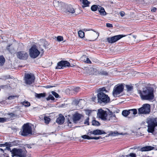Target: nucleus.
Wrapping results in <instances>:
<instances>
[{
    "label": "nucleus",
    "instance_id": "51",
    "mask_svg": "<svg viewBox=\"0 0 157 157\" xmlns=\"http://www.w3.org/2000/svg\"><path fill=\"white\" fill-rule=\"evenodd\" d=\"M106 26L108 27H113V25L112 24L107 23L106 24Z\"/></svg>",
    "mask_w": 157,
    "mask_h": 157
},
{
    "label": "nucleus",
    "instance_id": "8",
    "mask_svg": "<svg viewBox=\"0 0 157 157\" xmlns=\"http://www.w3.org/2000/svg\"><path fill=\"white\" fill-rule=\"evenodd\" d=\"M124 87L122 85H119L116 87L115 86L113 89V94L114 97L120 94L123 90Z\"/></svg>",
    "mask_w": 157,
    "mask_h": 157
},
{
    "label": "nucleus",
    "instance_id": "43",
    "mask_svg": "<svg viewBox=\"0 0 157 157\" xmlns=\"http://www.w3.org/2000/svg\"><path fill=\"white\" fill-rule=\"evenodd\" d=\"M57 39L58 41H60L63 40V38L62 36H59L57 37Z\"/></svg>",
    "mask_w": 157,
    "mask_h": 157
},
{
    "label": "nucleus",
    "instance_id": "48",
    "mask_svg": "<svg viewBox=\"0 0 157 157\" xmlns=\"http://www.w3.org/2000/svg\"><path fill=\"white\" fill-rule=\"evenodd\" d=\"M85 62L87 63H91V61L88 58H86V60L85 61Z\"/></svg>",
    "mask_w": 157,
    "mask_h": 157
},
{
    "label": "nucleus",
    "instance_id": "33",
    "mask_svg": "<svg viewBox=\"0 0 157 157\" xmlns=\"http://www.w3.org/2000/svg\"><path fill=\"white\" fill-rule=\"evenodd\" d=\"M22 104L25 107H29L30 105V103L27 101H24L22 102Z\"/></svg>",
    "mask_w": 157,
    "mask_h": 157
},
{
    "label": "nucleus",
    "instance_id": "63",
    "mask_svg": "<svg viewBox=\"0 0 157 157\" xmlns=\"http://www.w3.org/2000/svg\"><path fill=\"white\" fill-rule=\"evenodd\" d=\"M7 157H9V156H7Z\"/></svg>",
    "mask_w": 157,
    "mask_h": 157
},
{
    "label": "nucleus",
    "instance_id": "24",
    "mask_svg": "<svg viewBox=\"0 0 157 157\" xmlns=\"http://www.w3.org/2000/svg\"><path fill=\"white\" fill-rule=\"evenodd\" d=\"M122 133H119L117 131H111L108 134V136H117L119 135H122Z\"/></svg>",
    "mask_w": 157,
    "mask_h": 157
},
{
    "label": "nucleus",
    "instance_id": "9",
    "mask_svg": "<svg viewBox=\"0 0 157 157\" xmlns=\"http://www.w3.org/2000/svg\"><path fill=\"white\" fill-rule=\"evenodd\" d=\"M107 113L106 111H105L102 109H100L98 110L97 113V117L100 118L101 120L105 121Z\"/></svg>",
    "mask_w": 157,
    "mask_h": 157
},
{
    "label": "nucleus",
    "instance_id": "59",
    "mask_svg": "<svg viewBox=\"0 0 157 157\" xmlns=\"http://www.w3.org/2000/svg\"><path fill=\"white\" fill-rule=\"evenodd\" d=\"M0 151H2L3 153L4 152V150L2 148H0Z\"/></svg>",
    "mask_w": 157,
    "mask_h": 157
},
{
    "label": "nucleus",
    "instance_id": "12",
    "mask_svg": "<svg viewBox=\"0 0 157 157\" xmlns=\"http://www.w3.org/2000/svg\"><path fill=\"white\" fill-rule=\"evenodd\" d=\"M125 36L122 35H119L107 38V41L110 43H113L119 40Z\"/></svg>",
    "mask_w": 157,
    "mask_h": 157
},
{
    "label": "nucleus",
    "instance_id": "7",
    "mask_svg": "<svg viewBox=\"0 0 157 157\" xmlns=\"http://www.w3.org/2000/svg\"><path fill=\"white\" fill-rule=\"evenodd\" d=\"M35 77L34 75L31 73L26 74L25 76V83L27 84L30 85L34 82Z\"/></svg>",
    "mask_w": 157,
    "mask_h": 157
},
{
    "label": "nucleus",
    "instance_id": "22",
    "mask_svg": "<svg viewBox=\"0 0 157 157\" xmlns=\"http://www.w3.org/2000/svg\"><path fill=\"white\" fill-rule=\"evenodd\" d=\"M98 10L100 13V14L101 15L105 16L107 14L104 8L101 7L100 6H99Z\"/></svg>",
    "mask_w": 157,
    "mask_h": 157
},
{
    "label": "nucleus",
    "instance_id": "5",
    "mask_svg": "<svg viewBox=\"0 0 157 157\" xmlns=\"http://www.w3.org/2000/svg\"><path fill=\"white\" fill-rule=\"evenodd\" d=\"M32 131L31 127L28 124H25L23 126V130L21 135L23 136H27L32 134Z\"/></svg>",
    "mask_w": 157,
    "mask_h": 157
},
{
    "label": "nucleus",
    "instance_id": "36",
    "mask_svg": "<svg viewBox=\"0 0 157 157\" xmlns=\"http://www.w3.org/2000/svg\"><path fill=\"white\" fill-rule=\"evenodd\" d=\"M44 120L45 123L46 124H48L50 120V118L49 117H45L44 118Z\"/></svg>",
    "mask_w": 157,
    "mask_h": 157
},
{
    "label": "nucleus",
    "instance_id": "58",
    "mask_svg": "<svg viewBox=\"0 0 157 157\" xmlns=\"http://www.w3.org/2000/svg\"><path fill=\"white\" fill-rule=\"evenodd\" d=\"M137 147H132V148H130V149H137Z\"/></svg>",
    "mask_w": 157,
    "mask_h": 157
},
{
    "label": "nucleus",
    "instance_id": "50",
    "mask_svg": "<svg viewBox=\"0 0 157 157\" xmlns=\"http://www.w3.org/2000/svg\"><path fill=\"white\" fill-rule=\"evenodd\" d=\"M49 45V44L47 41H45L44 44V46L46 48Z\"/></svg>",
    "mask_w": 157,
    "mask_h": 157
},
{
    "label": "nucleus",
    "instance_id": "18",
    "mask_svg": "<svg viewBox=\"0 0 157 157\" xmlns=\"http://www.w3.org/2000/svg\"><path fill=\"white\" fill-rule=\"evenodd\" d=\"M65 11L66 13L68 14L73 13L75 12L74 8L71 5L68 6Z\"/></svg>",
    "mask_w": 157,
    "mask_h": 157
},
{
    "label": "nucleus",
    "instance_id": "21",
    "mask_svg": "<svg viewBox=\"0 0 157 157\" xmlns=\"http://www.w3.org/2000/svg\"><path fill=\"white\" fill-rule=\"evenodd\" d=\"M129 150L127 152H125L124 153V155H122L121 156V157H124L125 156H126V157H136V154L133 153H131L129 154L125 155H124L125 154H127L129 153Z\"/></svg>",
    "mask_w": 157,
    "mask_h": 157
},
{
    "label": "nucleus",
    "instance_id": "35",
    "mask_svg": "<svg viewBox=\"0 0 157 157\" xmlns=\"http://www.w3.org/2000/svg\"><path fill=\"white\" fill-rule=\"evenodd\" d=\"M78 35L80 38H82L84 36V33L82 31H79L78 32Z\"/></svg>",
    "mask_w": 157,
    "mask_h": 157
},
{
    "label": "nucleus",
    "instance_id": "16",
    "mask_svg": "<svg viewBox=\"0 0 157 157\" xmlns=\"http://www.w3.org/2000/svg\"><path fill=\"white\" fill-rule=\"evenodd\" d=\"M90 134L97 135H101L103 134H105L106 133L103 130H101L99 129H96L94 130L93 131H91L90 132Z\"/></svg>",
    "mask_w": 157,
    "mask_h": 157
},
{
    "label": "nucleus",
    "instance_id": "11",
    "mask_svg": "<svg viewBox=\"0 0 157 157\" xmlns=\"http://www.w3.org/2000/svg\"><path fill=\"white\" fill-rule=\"evenodd\" d=\"M70 66V63L67 61L61 60L57 63V66L56 69H63L65 67H69Z\"/></svg>",
    "mask_w": 157,
    "mask_h": 157
},
{
    "label": "nucleus",
    "instance_id": "39",
    "mask_svg": "<svg viewBox=\"0 0 157 157\" xmlns=\"http://www.w3.org/2000/svg\"><path fill=\"white\" fill-rule=\"evenodd\" d=\"M47 101H49L50 100H54L55 99L54 98L52 95H49L48 97L46 98Z\"/></svg>",
    "mask_w": 157,
    "mask_h": 157
},
{
    "label": "nucleus",
    "instance_id": "46",
    "mask_svg": "<svg viewBox=\"0 0 157 157\" xmlns=\"http://www.w3.org/2000/svg\"><path fill=\"white\" fill-rule=\"evenodd\" d=\"M92 111L91 110H88L86 111V113L89 116H90V114L91 113Z\"/></svg>",
    "mask_w": 157,
    "mask_h": 157
},
{
    "label": "nucleus",
    "instance_id": "14",
    "mask_svg": "<svg viewBox=\"0 0 157 157\" xmlns=\"http://www.w3.org/2000/svg\"><path fill=\"white\" fill-rule=\"evenodd\" d=\"M116 120V117L114 113L110 112L107 114L105 121H111L112 122H114Z\"/></svg>",
    "mask_w": 157,
    "mask_h": 157
},
{
    "label": "nucleus",
    "instance_id": "34",
    "mask_svg": "<svg viewBox=\"0 0 157 157\" xmlns=\"http://www.w3.org/2000/svg\"><path fill=\"white\" fill-rule=\"evenodd\" d=\"M8 114L9 116L8 117H9V118H13L17 116L16 114L13 113H9Z\"/></svg>",
    "mask_w": 157,
    "mask_h": 157
},
{
    "label": "nucleus",
    "instance_id": "19",
    "mask_svg": "<svg viewBox=\"0 0 157 157\" xmlns=\"http://www.w3.org/2000/svg\"><path fill=\"white\" fill-rule=\"evenodd\" d=\"M53 5L55 7H61L64 5V3L63 2H59L58 1H54L53 2Z\"/></svg>",
    "mask_w": 157,
    "mask_h": 157
},
{
    "label": "nucleus",
    "instance_id": "38",
    "mask_svg": "<svg viewBox=\"0 0 157 157\" xmlns=\"http://www.w3.org/2000/svg\"><path fill=\"white\" fill-rule=\"evenodd\" d=\"M99 74L101 75L106 76L107 75L108 73L107 72L105 71H100L99 73Z\"/></svg>",
    "mask_w": 157,
    "mask_h": 157
},
{
    "label": "nucleus",
    "instance_id": "30",
    "mask_svg": "<svg viewBox=\"0 0 157 157\" xmlns=\"http://www.w3.org/2000/svg\"><path fill=\"white\" fill-rule=\"evenodd\" d=\"M5 144V146H7V147H6V149H7L9 151L11 150V149L10 148V147H11L12 146L11 143H6Z\"/></svg>",
    "mask_w": 157,
    "mask_h": 157
},
{
    "label": "nucleus",
    "instance_id": "3",
    "mask_svg": "<svg viewBox=\"0 0 157 157\" xmlns=\"http://www.w3.org/2000/svg\"><path fill=\"white\" fill-rule=\"evenodd\" d=\"M147 131L149 133H153L155 127L157 126V122L152 119H149L147 121Z\"/></svg>",
    "mask_w": 157,
    "mask_h": 157
},
{
    "label": "nucleus",
    "instance_id": "47",
    "mask_svg": "<svg viewBox=\"0 0 157 157\" xmlns=\"http://www.w3.org/2000/svg\"><path fill=\"white\" fill-rule=\"evenodd\" d=\"M79 102V101L78 100H75L73 101V104L74 105H77Z\"/></svg>",
    "mask_w": 157,
    "mask_h": 157
},
{
    "label": "nucleus",
    "instance_id": "31",
    "mask_svg": "<svg viewBox=\"0 0 157 157\" xmlns=\"http://www.w3.org/2000/svg\"><path fill=\"white\" fill-rule=\"evenodd\" d=\"M92 125L94 126H99L100 125V123L98 121L94 120L92 121Z\"/></svg>",
    "mask_w": 157,
    "mask_h": 157
},
{
    "label": "nucleus",
    "instance_id": "61",
    "mask_svg": "<svg viewBox=\"0 0 157 157\" xmlns=\"http://www.w3.org/2000/svg\"><path fill=\"white\" fill-rule=\"evenodd\" d=\"M88 135H90V134H89V133H88V134H87Z\"/></svg>",
    "mask_w": 157,
    "mask_h": 157
},
{
    "label": "nucleus",
    "instance_id": "42",
    "mask_svg": "<svg viewBox=\"0 0 157 157\" xmlns=\"http://www.w3.org/2000/svg\"><path fill=\"white\" fill-rule=\"evenodd\" d=\"M52 94L56 98H58L59 96V95L55 91H52Z\"/></svg>",
    "mask_w": 157,
    "mask_h": 157
},
{
    "label": "nucleus",
    "instance_id": "49",
    "mask_svg": "<svg viewBox=\"0 0 157 157\" xmlns=\"http://www.w3.org/2000/svg\"><path fill=\"white\" fill-rule=\"evenodd\" d=\"M80 90V88L79 87H76L74 89V90L75 92H78Z\"/></svg>",
    "mask_w": 157,
    "mask_h": 157
},
{
    "label": "nucleus",
    "instance_id": "6",
    "mask_svg": "<svg viewBox=\"0 0 157 157\" xmlns=\"http://www.w3.org/2000/svg\"><path fill=\"white\" fill-rule=\"evenodd\" d=\"M138 110L139 114L149 113L150 111V106L147 104H144L142 107L138 109Z\"/></svg>",
    "mask_w": 157,
    "mask_h": 157
},
{
    "label": "nucleus",
    "instance_id": "56",
    "mask_svg": "<svg viewBox=\"0 0 157 157\" xmlns=\"http://www.w3.org/2000/svg\"><path fill=\"white\" fill-rule=\"evenodd\" d=\"M71 122L69 120H68V124L69 126H71V125H70V124H71Z\"/></svg>",
    "mask_w": 157,
    "mask_h": 157
},
{
    "label": "nucleus",
    "instance_id": "10",
    "mask_svg": "<svg viewBox=\"0 0 157 157\" xmlns=\"http://www.w3.org/2000/svg\"><path fill=\"white\" fill-rule=\"evenodd\" d=\"M10 151L11 152L13 157L16 156H18L20 157H25L21 149L14 148L12 150H10Z\"/></svg>",
    "mask_w": 157,
    "mask_h": 157
},
{
    "label": "nucleus",
    "instance_id": "2",
    "mask_svg": "<svg viewBox=\"0 0 157 157\" xmlns=\"http://www.w3.org/2000/svg\"><path fill=\"white\" fill-rule=\"evenodd\" d=\"M98 102L100 103H107L110 101V98L108 96L103 92H100L97 95Z\"/></svg>",
    "mask_w": 157,
    "mask_h": 157
},
{
    "label": "nucleus",
    "instance_id": "41",
    "mask_svg": "<svg viewBox=\"0 0 157 157\" xmlns=\"http://www.w3.org/2000/svg\"><path fill=\"white\" fill-rule=\"evenodd\" d=\"M8 119V118H7L6 117L4 118H0V122H4L6 121Z\"/></svg>",
    "mask_w": 157,
    "mask_h": 157
},
{
    "label": "nucleus",
    "instance_id": "17",
    "mask_svg": "<svg viewBox=\"0 0 157 157\" xmlns=\"http://www.w3.org/2000/svg\"><path fill=\"white\" fill-rule=\"evenodd\" d=\"M64 117L61 114L59 115V116L58 117L56 121V122L59 124H63L64 121Z\"/></svg>",
    "mask_w": 157,
    "mask_h": 157
},
{
    "label": "nucleus",
    "instance_id": "4",
    "mask_svg": "<svg viewBox=\"0 0 157 157\" xmlns=\"http://www.w3.org/2000/svg\"><path fill=\"white\" fill-rule=\"evenodd\" d=\"M40 54V51L38 50L37 47L35 45L32 46L29 50V56L32 58H36Z\"/></svg>",
    "mask_w": 157,
    "mask_h": 157
},
{
    "label": "nucleus",
    "instance_id": "37",
    "mask_svg": "<svg viewBox=\"0 0 157 157\" xmlns=\"http://www.w3.org/2000/svg\"><path fill=\"white\" fill-rule=\"evenodd\" d=\"M10 86H9V85H1L0 86V87L4 89H8Z\"/></svg>",
    "mask_w": 157,
    "mask_h": 157
},
{
    "label": "nucleus",
    "instance_id": "29",
    "mask_svg": "<svg viewBox=\"0 0 157 157\" xmlns=\"http://www.w3.org/2000/svg\"><path fill=\"white\" fill-rule=\"evenodd\" d=\"M122 114L123 116L125 117H127L129 114L128 110H124L123 111Z\"/></svg>",
    "mask_w": 157,
    "mask_h": 157
},
{
    "label": "nucleus",
    "instance_id": "55",
    "mask_svg": "<svg viewBox=\"0 0 157 157\" xmlns=\"http://www.w3.org/2000/svg\"><path fill=\"white\" fill-rule=\"evenodd\" d=\"M120 14L121 17H123L124 15V13L123 12H121L120 13Z\"/></svg>",
    "mask_w": 157,
    "mask_h": 157
},
{
    "label": "nucleus",
    "instance_id": "28",
    "mask_svg": "<svg viewBox=\"0 0 157 157\" xmlns=\"http://www.w3.org/2000/svg\"><path fill=\"white\" fill-rule=\"evenodd\" d=\"M5 62V59L3 56H0V65H2Z\"/></svg>",
    "mask_w": 157,
    "mask_h": 157
},
{
    "label": "nucleus",
    "instance_id": "20",
    "mask_svg": "<svg viewBox=\"0 0 157 157\" xmlns=\"http://www.w3.org/2000/svg\"><path fill=\"white\" fill-rule=\"evenodd\" d=\"M154 147L151 146H147L142 147L140 150L141 151H150L153 149Z\"/></svg>",
    "mask_w": 157,
    "mask_h": 157
},
{
    "label": "nucleus",
    "instance_id": "57",
    "mask_svg": "<svg viewBox=\"0 0 157 157\" xmlns=\"http://www.w3.org/2000/svg\"><path fill=\"white\" fill-rule=\"evenodd\" d=\"M5 145V144H0V147H4Z\"/></svg>",
    "mask_w": 157,
    "mask_h": 157
},
{
    "label": "nucleus",
    "instance_id": "27",
    "mask_svg": "<svg viewBox=\"0 0 157 157\" xmlns=\"http://www.w3.org/2000/svg\"><path fill=\"white\" fill-rule=\"evenodd\" d=\"M99 6H97V5H93L91 7V10L93 11H96L97 10H98V8H99Z\"/></svg>",
    "mask_w": 157,
    "mask_h": 157
},
{
    "label": "nucleus",
    "instance_id": "40",
    "mask_svg": "<svg viewBox=\"0 0 157 157\" xmlns=\"http://www.w3.org/2000/svg\"><path fill=\"white\" fill-rule=\"evenodd\" d=\"M81 137L84 139H87L88 140L91 139V137L89 136L88 135H84L82 136Z\"/></svg>",
    "mask_w": 157,
    "mask_h": 157
},
{
    "label": "nucleus",
    "instance_id": "62",
    "mask_svg": "<svg viewBox=\"0 0 157 157\" xmlns=\"http://www.w3.org/2000/svg\"><path fill=\"white\" fill-rule=\"evenodd\" d=\"M96 34L95 33H94L93 34V35H95Z\"/></svg>",
    "mask_w": 157,
    "mask_h": 157
},
{
    "label": "nucleus",
    "instance_id": "26",
    "mask_svg": "<svg viewBox=\"0 0 157 157\" xmlns=\"http://www.w3.org/2000/svg\"><path fill=\"white\" fill-rule=\"evenodd\" d=\"M129 114L135 115L137 113V111L136 109L128 110Z\"/></svg>",
    "mask_w": 157,
    "mask_h": 157
},
{
    "label": "nucleus",
    "instance_id": "1",
    "mask_svg": "<svg viewBox=\"0 0 157 157\" xmlns=\"http://www.w3.org/2000/svg\"><path fill=\"white\" fill-rule=\"evenodd\" d=\"M137 92L142 100H151L154 98V90L152 88L146 87L141 90H138Z\"/></svg>",
    "mask_w": 157,
    "mask_h": 157
},
{
    "label": "nucleus",
    "instance_id": "15",
    "mask_svg": "<svg viewBox=\"0 0 157 157\" xmlns=\"http://www.w3.org/2000/svg\"><path fill=\"white\" fill-rule=\"evenodd\" d=\"M82 115L78 113H76L73 116V122L77 123L81 119Z\"/></svg>",
    "mask_w": 157,
    "mask_h": 157
},
{
    "label": "nucleus",
    "instance_id": "52",
    "mask_svg": "<svg viewBox=\"0 0 157 157\" xmlns=\"http://www.w3.org/2000/svg\"><path fill=\"white\" fill-rule=\"evenodd\" d=\"M53 87H55V86H54L47 85L45 86V88L47 89H48V88H52Z\"/></svg>",
    "mask_w": 157,
    "mask_h": 157
},
{
    "label": "nucleus",
    "instance_id": "60",
    "mask_svg": "<svg viewBox=\"0 0 157 157\" xmlns=\"http://www.w3.org/2000/svg\"><path fill=\"white\" fill-rule=\"evenodd\" d=\"M10 46V45H9V46H8L6 48L7 50H8L9 51H10V49H9Z\"/></svg>",
    "mask_w": 157,
    "mask_h": 157
},
{
    "label": "nucleus",
    "instance_id": "32",
    "mask_svg": "<svg viewBox=\"0 0 157 157\" xmlns=\"http://www.w3.org/2000/svg\"><path fill=\"white\" fill-rule=\"evenodd\" d=\"M126 87L127 89V90L128 91H131L133 89V86H132L126 85Z\"/></svg>",
    "mask_w": 157,
    "mask_h": 157
},
{
    "label": "nucleus",
    "instance_id": "54",
    "mask_svg": "<svg viewBox=\"0 0 157 157\" xmlns=\"http://www.w3.org/2000/svg\"><path fill=\"white\" fill-rule=\"evenodd\" d=\"M157 9L155 7H153L151 10V11L153 12H155L156 11Z\"/></svg>",
    "mask_w": 157,
    "mask_h": 157
},
{
    "label": "nucleus",
    "instance_id": "44",
    "mask_svg": "<svg viewBox=\"0 0 157 157\" xmlns=\"http://www.w3.org/2000/svg\"><path fill=\"white\" fill-rule=\"evenodd\" d=\"M89 118L87 117L85 120V121L84 122V124H86L87 125H89Z\"/></svg>",
    "mask_w": 157,
    "mask_h": 157
},
{
    "label": "nucleus",
    "instance_id": "23",
    "mask_svg": "<svg viewBox=\"0 0 157 157\" xmlns=\"http://www.w3.org/2000/svg\"><path fill=\"white\" fill-rule=\"evenodd\" d=\"M80 2L83 4L82 6L83 7H86L89 6L90 3V2L88 1L87 0H80Z\"/></svg>",
    "mask_w": 157,
    "mask_h": 157
},
{
    "label": "nucleus",
    "instance_id": "45",
    "mask_svg": "<svg viewBox=\"0 0 157 157\" xmlns=\"http://www.w3.org/2000/svg\"><path fill=\"white\" fill-rule=\"evenodd\" d=\"M100 138H101V137L100 136H98V137H91V139H94L97 140L98 139H99Z\"/></svg>",
    "mask_w": 157,
    "mask_h": 157
},
{
    "label": "nucleus",
    "instance_id": "53",
    "mask_svg": "<svg viewBox=\"0 0 157 157\" xmlns=\"http://www.w3.org/2000/svg\"><path fill=\"white\" fill-rule=\"evenodd\" d=\"M15 96H10L8 98V99L9 100H12V99H13L15 97Z\"/></svg>",
    "mask_w": 157,
    "mask_h": 157
},
{
    "label": "nucleus",
    "instance_id": "25",
    "mask_svg": "<svg viewBox=\"0 0 157 157\" xmlns=\"http://www.w3.org/2000/svg\"><path fill=\"white\" fill-rule=\"evenodd\" d=\"M46 95V94L45 93L36 94L35 96L38 98H41L44 97Z\"/></svg>",
    "mask_w": 157,
    "mask_h": 157
},
{
    "label": "nucleus",
    "instance_id": "13",
    "mask_svg": "<svg viewBox=\"0 0 157 157\" xmlns=\"http://www.w3.org/2000/svg\"><path fill=\"white\" fill-rule=\"evenodd\" d=\"M17 57L20 59L26 60L28 57V53L24 51L18 52L16 53Z\"/></svg>",
    "mask_w": 157,
    "mask_h": 157
}]
</instances>
